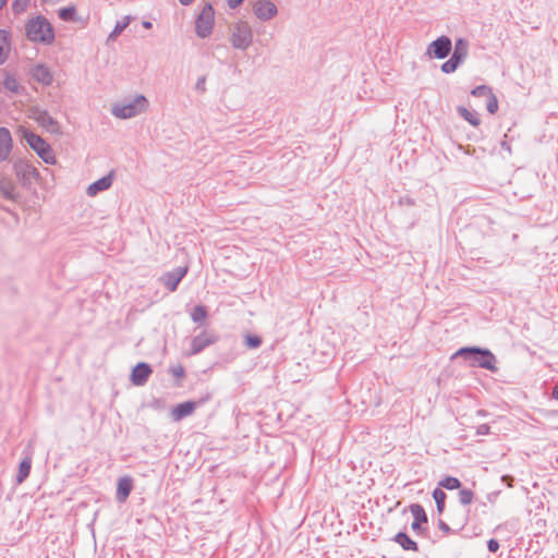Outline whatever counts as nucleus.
Segmentation results:
<instances>
[{"instance_id": "nucleus-1", "label": "nucleus", "mask_w": 558, "mask_h": 558, "mask_svg": "<svg viewBox=\"0 0 558 558\" xmlns=\"http://www.w3.org/2000/svg\"><path fill=\"white\" fill-rule=\"evenodd\" d=\"M461 356L469 362L471 367H481L490 372H497V359L488 349L477 347H465L459 349L453 357Z\"/></svg>"}, {"instance_id": "nucleus-2", "label": "nucleus", "mask_w": 558, "mask_h": 558, "mask_svg": "<svg viewBox=\"0 0 558 558\" xmlns=\"http://www.w3.org/2000/svg\"><path fill=\"white\" fill-rule=\"evenodd\" d=\"M26 37L34 43L51 44L54 32L51 24L43 16L31 19L25 26Z\"/></svg>"}, {"instance_id": "nucleus-3", "label": "nucleus", "mask_w": 558, "mask_h": 558, "mask_svg": "<svg viewBox=\"0 0 558 558\" xmlns=\"http://www.w3.org/2000/svg\"><path fill=\"white\" fill-rule=\"evenodd\" d=\"M17 132L23 136L29 147L46 162L54 165L57 162L53 150L40 136L21 125Z\"/></svg>"}, {"instance_id": "nucleus-4", "label": "nucleus", "mask_w": 558, "mask_h": 558, "mask_svg": "<svg viewBox=\"0 0 558 558\" xmlns=\"http://www.w3.org/2000/svg\"><path fill=\"white\" fill-rule=\"evenodd\" d=\"M253 41V31L246 21H239L230 27V44L234 49L246 50Z\"/></svg>"}, {"instance_id": "nucleus-5", "label": "nucleus", "mask_w": 558, "mask_h": 558, "mask_svg": "<svg viewBox=\"0 0 558 558\" xmlns=\"http://www.w3.org/2000/svg\"><path fill=\"white\" fill-rule=\"evenodd\" d=\"M214 9L210 4H206L195 23L196 35L201 38L208 37L214 27Z\"/></svg>"}, {"instance_id": "nucleus-6", "label": "nucleus", "mask_w": 558, "mask_h": 558, "mask_svg": "<svg viewBox=\"0 0 558 558\" xmlns=\"http://www.w3.org/2000/svg\"><path fill=\"white\" fill-rule=\"evenodd\" d=\"M452 43L448 36H440L433 40L426 48L429 58L445 59L451 51Z\"/></svg>"}, {"instance_id": "nucleus-7", "label": "nucleus", "mask_w": 558, "mask_h": 558, "mask_svg": "<svg viewBox=\"0 0 558 558\" xmlns=\"http://www.w3.org/2000/svg\"><path fill=\"white\" fill-rule=\"evenodd\" d=\"M253 13L259 21L266 22L277 16L278 8L270 0H258L253 4Z\"/></svg>"}, {"instance_id": "nucleus-8", "label": "nucleus", "mask_w": 558, "mask_h": 558, "mask_svg": "<svg viewBox=\"0 0 558 558\" xmlns=\"http://www.w3.org/2000/svg\"><path fill=\"white\" fill-rule=\"evenodd\" d=\"M187 272V267H177L171 271L165 272L159 281L170 291L173 292L177 290L180 281L185 277Z\"/></svg>"}, {"instance_id": "nucleus-9", "label": "nucleus", "mask_w": 558, "mask_h": 558, "mask_svg": "<svg viewBox=\"0 0 558 558\" xmlns=\"http://www.w3.org/2000/svg\"><path fill=\"white\" fill-rule=\"evenodd\" d=\"M217 341V337L209 331H202L199 335L195 336L191 342V353L197 354L203 351L208 345L215 343Z\"/></svg>"}, {"instance_id": "nucleus-10", "label": "nucleus", "mask_w": 558, "mask_h": 558, "mask_svg": "<svg viewBox=\"0 0 558 558\" xmlns=\"http://www.w3.org/2000/svg\"><path fill=\"white\" fill-rule=\"evenodd\" d=\"M199 403L195 401H185L175 405L171 412L170 417L173 422H179L186 416L194 413Z\"/></svg>"}, {"instance_id": "nucleus-11", "label": "nucleus", "mask_w": 558, "mask_h": 558, "mask_svg": "<svg viewBox=\"0 0 558 558\" xmlns=\"http://www.w3.org/2000/svg\"><path fill=\"white\" fill-rule=\"evenodd\" d=\"M32 118L50 133H57L59 130L58 123L45 111L34 110Z\"/></svg>"}, {"instance_id": "nucleus-12", "label": "nucleus", "mask_w": 558, "mask_h": 558, "mask_svg": "<svg viewBox=\"0 0 558 558\" xmlns=\"http://www.w3.org/2000/svg\"><path fill=\"white\" fill-rule=\"evenodd\" d=\"M13 147V141L10 131L5 128H0V161L9 158Z\"/></svg>"}, {"instance_id": "nucleus-13", "label": "nucleus", "mask_w": 558, "mask_h": 558, "mask_svg": "<svg viewBox=\"0 0 558 558\" xmlns=\"http://www.w3.org/2000/svg\"><path fill=\"white\" fill-rule=\"evenodd\" d=\"M32 76L33 78L43 84V85H49L52 82V73L50 69L44 64H37L32 69Z\"/></svg>"}, {"instance_id": "nucleus-14", "label": "nucleus", "mask_w": 558, "mask_h": 558, "mask_svg": "<svg viewBox=\"0 0 558 558\" xmlns=\"http://www.w3.org/2000/svg\"><path fill=\"white\" fill-rule=\"evenodd\" d=\"M11 51L10 34L0 29V64L4 63Z\"/></svg>"}, {"instance_id": "nucleus-15", "label": "nucleus", "mask_w": 558, "mask_h": 558, "mask_svg": "<svg viewBox=\"0 0 558 558\" xmlns=\"http://www.w3.org/2000/svg\"><path fill=\"white\" fill-rule=\"evenodd\" d=\"M111 183H112V178L110 174L107 177H104V178L99 179L98 181L92 183L87 187V194L89 196H95L98 192L109 189Z\"/></svg>"}, {"instance_id": "nucleus-16", "label": "nucleus", "mask_w": 558, "mask_h": 558, "mask_svg": "<svg viewBox=\"0 0 558 558\" xmlns=\"http://www.w3.org/2000/svg\"><path fill=\"white\" fill-rule=\"evenodd\" d=\"M116 117L126 119L136 116L137 109L133 104L129 105H116L112 109Z\"/></svg>"}, {"instance_id": "nucleus-17", "label": "nucleus", "mask_w": 558, "mask_h": 558, "mask_svg": "<svg viewBox=\"0 0 558 558\" xmlns=\"http://www.w3.org/2000/svg\"><path fill=\"white\" fill-rule=\"evenodd\" d=\"M468 49L469 43L463 38H459L456 40L454 50L451 57L462 63L468 56Z\"/></svg>"}, {"instance_id": "nucleus-18", "label": "nucleus", "mask_w": 558, "mask_h": 558, "mask_svg": "<svg viewBox=\"0 0 558 558\" xmlns=\"http://www.w3.org/2000/svg\"><path fill=\"white\" fill-rule=\"evenodd\" d=\"M132 489V482L130 478L123 477L118 483L117 497L120 501H124Z\"/></svg>"}, {"instance_id": "nucleus-19", "label": "nucleus", "mask_w": 558, "mask_h": 558, "mask_svg": "<svg viewBox=\"0 0 558 558\" xmlns=\"http://www.w3.org/2000/svg\"><path fill=\"white\" fill-rule=\"evenodd\" d=\"M31 468H32L31 457L24 458L19 466V472H17V476H16L17 484H22L27 478V476L29 475V472H31Z\"/></svg>"}, {"instance_id": "nucleus-20", "label": "nucleus", "mask_w": 558, "mask_h": 558, "mask_svg": "<svg viewBox=\"0 0 558 558\" xmlns=\"http://www.w3.org/2000/svg\"><path fill=\"white\" fill-rule=\"evenodd\" d=\"M58 15L64 22H77L80 20L74 5L60 9Z\"/></svg>"}, {"instance_id": "nucleus-21", "label": "nucleus", "mask_w": 558, "mask_h": 558, "mask_svg": "<svg viewBox=\"0 0 558 558\" xmlns=\"http://www.w3.org/2000/svg\"><path fill=\"white\" fill-rule=\"evenodd\" d=\"M395 541L405 550H417V545L405 533H398Z\"/></svg>"}, {"instance_id": "nucleus-22", "label": "nucleus", "mask_w": 558, "mask_h": 558, "mask_svg": "<svg viewBox=\"0 0 558 558\" xmlns=\"http://www.w3.org/2000/svg\"><path fill=\"white\" fill-rule=\"evenodd\" d=\"M459 114L466 120L471 125L477 126L481 123L480 117L475 111H470L464 107L458 108Z\"/></svg>"}, {"instance_id": "nucleus-23", "label": "nucleus", "mask_w": 558, "mask_h": 558, "mask_svg": "<svg viewBox=\"0 0 558 558\" xmlns=\"http://www.w3.org/2000/svg\"><path fill=\"white\" fill-rule=\"evenodd\" d=\"M194 323H203L207 318V310L204 305H196L191 314Z\"/></svg>"}, {"instance_id": "nucleus-24", "label": "nucleus", "mask_w": 558, "mask_h": 558, "mask_svg": "<svg viewBox=\"0 0 558 558\" xmlns=\"http://www.w3.org/2000/svg\"><path fill=\"white\" fill-rule=\"evenodd\" d=\"M3 86L5 89L13 94H17L20 92V84L17 80L12 75H7L3 81Z\"/></svg>"}, {"instance_id": "nucleus-25", "label": "nucleus", "mask_w": 558, "mask_h": 558, "mask_svg": "<svg viewBox=\"0 0 558 558\" xmlns=\"http://www.w3.org/2000/svg\"><path fill=\"white\" fill-rule=\"evenodd\" d=\"M461 485L460 481L457 477L446 476L439 482V486L452 490L459 488Z\"/></svg>"}, {"instance_id": "nucleus-26", "label": "nucleus", "mask_w": 558, "mask_h": 558, "mask_svg": "<svg viewBox=\"0 0 558 558\" xmlns=\"http://www.w3.org/2000/svg\"><path fill=\"white\" fill-rule=\"evenodd\" d=\"M433 497H434V499L436 501L438 512L441 513L444 511V508H445V500H446L445 492L441 490L440 488H436L433 492Z\"/></svg>"}, {"instance_id": "nucleus-27", "label": "nucleus", "mask_w": 558, "mask_h": 558, "mask_svg": "<svg viewBox=\"0 0 558 558\" xmlns=\"http://www.w3.org/2000/svg\"><path fill=\"white\" fill-rule=\"evenodd\" d=\"M461 63L452 57L441 64V71L446 74L453 73Z\"/></svg>"}, {"instance_id": "nucleus-28", "label": "nucleus", "mask_w": 558, "mask_h": 558, "mask_svg": "<svg viewBox=\"0 0 558 558\" xmlns=\"http://www.w3.org/2000/svg\"><path fill=\"white\" fill-rule=\"evenodd\" d=\"M244 342L248 349H257L262 344V338L256 335H247L244 338Z\"/></svg>"}, {"instance_id": "nucleus-29", "label": "nucleus", "mask_w": 558, "mask_h": 558, "mask_svg": "<svg viewBox=\"0 0 558 558\" xmlns=\"http://www.w3.org/2000/svg\"><path fill=\"white\" fill-rule=\"evenodd\" d=\"M410 509H411V513L414 517V521H420V522L424 521L425 522L427 520L425 511L422 506L415 504V505H412Z\"/></svg>"}, {"instance_id": "nucleus-30", "label": "nucleus", "mask_w": 558, "mask_h": 558, "mask_svg": "<svg viewBox=\"0 0 558 558\" xmlns=\"http://www.w3.org/2000/svg\"><path fill=\"white\" fill-rule=\"evenodd\" d=\"M472 95L475 97H489L493 94V90L490 87L486 85L476 86L472 92Z\"/></svg>"}, {"instance_id": "nucleus-31", "label": "nucleus", "mask_w": 558, "mask_h": 558, "mask_svg": "<svg viewBox=\"0 0 558 558\" xmlns=\"http://www.w3.org/2000/svg\"><path fill=\"white\" fill-rule=\"evenodd\" d=\"M473 497L474 494L470 489H461L459 492V501L464 506L470 505L473 500Z\"/></svg>"}, {"instance_id": "nucleus-32", "label": "nucleus", "mask_w": 558, "mask_h": 558, "mask_svg": "<svg viewBox=\"0 0 558 558\" xmlns=\"http://www.w3.org/2000/svg\"><path fill=\"white\" fill-rule=\"evenodd\" d=\"M29 4V0H15L13 3V11L17 14L24 13Z\"/></svg>"}, {"instance_id": "nucleus-33", "label": "nucleus", "mask_w": 558, "mask_h": 558, "mask_svg": "<svg viewBox=\"0 0 558 558\" xmlns=\"http://www.w3.org/2000/svg\"><path fill=\"white\" fill-rule=\"evenodd\" d=\"M486 108L489 113L494 114L498 110V100L494 94L486 98Z\"/></svg>"}, {"instance_id": "nucleus-34", "label": "nucleus", "mask_w": 558, "mask_h": 558, "mask_svg": "<svg viewBox=\"0 0 558 558\" xmlns=\"http://www.w3.org/2000/svg\"><path fill=\"white\" fill-rule=\"evenodd\" d=\"M150 366L146 363H142V383L150 375Z\"/></svg>"}, {"instance_id": "nucleus-35", "label": "nucleus", "mask_w": 558, "mask_h": 558, "mask_svg": "<svg viewBox=\"0 0 558 558\" xmlns=\"http://www.w3.org/2000/svg\"><path fill=\"white\" fill-rule=\"evenodd\" d=\"M487 547L489 551L496 553L499 549V543L496 539L492 538L488 541Z\"/></svg>"}, {"instance_id": "nucleus-36", "label": "nucleus", "mask_w": 558, "mask_h": 558, "mask_svg": "<svg viewBox=\"0 0 558 558\" xmlns=\"http://www.w3.org/2000/svg\"><path fill=\"white\" fill-rule=\"evenodd\" d=\"M489 430H490V428L487 424H482L477 427L476 434L477 435H488Z\"/></svg>"}, {"instance_id": "nucleus-37", "label": "nucleus", "mask_w": 558, "mask_h": 558, "mask_svg": "<svg viewBox=\"0 0 558 558\" xmlns=\"http://www.w3.org/2000/svg\"><path fill=\"white\" fill-rule=\"evenodd\" d=\"M205 83H206V78L203 76V77H199L196 82V85H195V88L199 92H204L205 90Z\"/></svg>"}, {"instance_id": "nucleus-38", "label": "nucleus", "mask_w": 558, "mask_h": 558, "mask_svg": "<svg viewBox=\"0 0 558 558\" xmlns=\"http://www.w3.org/2000/svg\"><path fill=\"white\" fill-rule=\"evenodd\" d=\"M227 1H228V5L231 9L238 8L243 2V0H227Z\"/></svg>"}, {"instance_id": "nucleus-39", "label": "nucleus", "mask_w": 558, "mask_h": 558, "mask_svg": "<svg viewBox=\"0 0 558 558\" xmlns=\"http://www.w3.org/2000/svg\"><path fill=\"white\" fill-rule=\"evenodd\" d=\"M126 23H124L123 25H117L114 31L112 32L111 36H117L124 27H125Z\"/></svg>"}, {"instance_id": "nucleus-40", "label": "nucleus", "mask_w": 558, "mask_h": 558, "mask_svg": "<svg viewBox=\"0 0 558 558\" xmlns=\"http://www.w3.org/2000/svg\"><path fill=\"white\" fill-rule=\"evenodd\" d=\"M173 374H174L175 376H179V377H180V376H183L184 371H183V368H182L181 366H179V367L173 368Z\"/></svg>"}, {"instance_id": "nucleus-41", "label": "nucleus", "mask_w": 558, "mask_h": 558, "mask_svg": "<svg viewBox=\"0 0 558 558\" xmlns=\"http://www.w3.org/2000/svg\"><path fill=\"white\" fill-rule=\"evenodd\" d=\"M551 396L554 399L558 400V385L554 386Z\"/></svg>"}, {"instance_id": "nucleus-42", "label": "nucleus", "mask_w": 558, "mask_h": 558, "mask_svg": "<svg viewBox=\"0 0 558 558\" xmlns=\"http://www.w3.org/2000/svg\"><path fill=\"white\" fill-rule=\"evenodd\" d=\"M138 369H140V365L135 366L134 371H133V375H132L133 376V380H134L135 384H137L136 378H137V371Z\"/></svg>"}, {"instance_id": "nucleus-43", "label": "nucleus", "mask_w": 558, "mask_h": 558, "mask_svg": "<svg viewBox=\"0 0 558 558\" xmlns=\"http://www.w3.org/2000/svg\"><path fill=\"white\" fill-rule=\"evenodd\" d=\"M420 524H421V522H420V521H413V522H412V529H413V530H417V529H420Z\"/></svg>"}, {"instance_id": "nucleus-44", "label": "nucleus", "mask_w": 558, "mask_h": 558, "mask_svg": "<svg viewBox=\"0 0 558 558\" xmlns=\"http://www.w3.org/2000/svg\"><path fill=\"white\" fill-rule=\"evenodd\" d=\"M440 529L446 531V532L449 531V526L446 523H444V522H440Z\"/></svg>"}, {"instance_id": "nucleus-45", "label": "nucleus", "mask_w": 558, "mask_h": 558, "mask_svg": "<svg viewBox=\"0 0 558 558\" xmlns=\"http://www.w3.org/2000/svg\"><path fill=\"white\" fill-rule=\"evenodd\" d=\"M142 26L145 27V28H150L151 27V23L150 22H142Z\"/></svg>"}, {"instance_id": "nucleus-46", "label": "nucleus", "mask_w": 558, "mask_h": 558, "mask_svg": "<svg viewBox=\"0 0 558 558\" xmlns=\"http://www.w3.org/2000/svg\"><path fill=\"white\" fill-rule=\"evenodd\" d=\"M183 5L190 4L193 0H179Z\"/></svg>"}, {"instance_id": "nucleus-47", "label": "nucleus", "mask_w": 558, "mask_h": 558, "mask_svg": "<svg viewBox=\"0 0 558 558\" xmlns=\"http://www.w3.org/2000/svg\"><path fill=\"white\" fill-rule=\"evenodd\" d=\"M496 496H497V493L489 495V496H488V500L493 502V501H494V498H495Z\"/></svg>"}, {"instance_id": "nucleus-48", "label": "nucleus", "mask_w": 558, "mask_h": 558, "mask_svg": "<svg viewBox=\"0 0 558 558\" xmlns=\"http://www.w3.org/2000/svg\"><path fill=\"white\" fill-rule=\"evenodd\" d=\"M7 0H0V9L5 4Z\"/></svg>"}, {"instance_id": "nucleus-49", "label": "nucleus", "mask_w": 558, "mask_h": 558, "mask_svg": "<svg viewBox=\"0 0 558 558\" xmlns=\"http://www.w3.org/2000/svg\"><path fill=\"white\" fill-rule=\"evenodd\" d=\"M141 100H142V106L144 105V102H146V98L144 96L141 97Z\"/></svg>"}, {"instance_id": "nucleus-50", "label": "nucleus", "mask_w": 558, "mask_h": 558, "mask_svg": "<svg viewBox=\"0 0 558 558\" xmlns=\"http://www.w3.org/2000/svg\"><path fill=\"white\" fill-rule=\"evenodd\" d=\"M405 204L412 205V204H413V202H412V201H410V199H408V201H405Z\"/></svg>"}]
</instances>
